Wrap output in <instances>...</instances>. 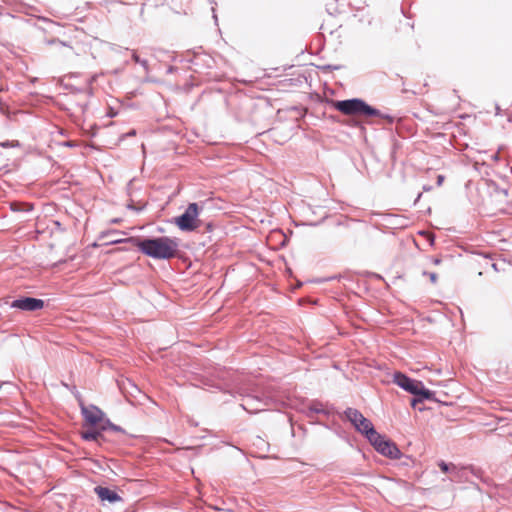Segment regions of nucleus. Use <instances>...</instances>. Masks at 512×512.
Instances as JSON below:
<instances>
[{"mask_svg": "<svg viewBox=\"0 0 512 512\" xmlns=\"http://www.w3.org/2000/svg\"><path fill=\"white\" fill-rule=\"evenodd\" d=\"M129 241L144 255L153 259H171L176 257L179 251L178 239L167 236L145 239L130 238Z\"/></svg>", "mask_w": 512, "mask_h": 512, "instance_id": "1", "label": "nucleus"}, {"mask_svg": "<svg viewBox=\"0 0 512 512\" xmlns=\"http://www.w3.org/2000/svg\"><path fill=\"white\" fill-rule=\"evenodd\" d=\"M331 104L334 109L347 116L376 117L388 123H392L394 120L392 116L382 113L380 110L369 106L365 101L358 98L332 101Z\"/></svg>", "mask_w": 512, "mask_h": 512, "instance_id": "2", "label": "nucleus"}, {"mask_svg": "<svg viewBox=\"0 0 512 512\" xmlns=\"http://www.w3.org/2000/svg\"><path fill=\"white\" fill-rule=\"evenodd\" d=\"M393 380L398 386L415 396H421L425 399H431L433 397V392L426 389L422 382L410 379L401 372H396Z\"/></svg>", "mask_w": 512, "mask_h": 512, "instance_id": "3", "label": "nucleus"}, {"mask_svg": "<svg viewBox=\"0 0 512 512\" xmlns=\"http://www.w3.org/2000/svg\"><path fill=\"white\" fill-rule=\"evenodd\" d=\"M367 6V0H327L325 7L332 16L345 14L350 10H362Z\"/></svg>", "mask_w": 512, "mask_h": 512, "instance_id": "4", "label": "nucleus"}, {"mask_svg": "<svg viewBox=\"0 0 512 512\" xmlns=\"http://www.w3.org/2000/svg\"><path fill=\"white\" fill-rule=\"evenodd\" d=\"M198 215V205L196 203H190L182 215L174 218V223L182 231H193L200 225Z\"/></svg>", "mask_w": 512, "mask_h": 512, "instance_id": "5", "label": "nucleus"}, {"mask_svg": "<svg viewBox=\"0 0 512 512\" xmlns=\"http://www.w3.org/2000/svg\"><path fill=\"white\" fill-rule=\"evenodd\" d=\"M82 414L85 419V423L90 427H97L100 430H106L108 427L116 429L109 420L105 419L104 413L96 406L83 407Z\"/></svg>", "mask_w": 512, "mask_h": 512, "instance_id": "6", "label": "nucleus"}, {"mask_svg": "<svg viewBox=\"0 0 512 512\" xmlns=\"http://www.w3.org/2000/svg\"><path fill=\"white\" fill-rule=\"evenodd\" d=\"M345 416L353 424L357 431L365 434L367 439L372 435V433L376 432L371 421L365 418L363 414L358 410L348 408L345 411Z\"/></svg>", "mask_w": 512, "mask_h": 512, "instance_id": "7", "label": "nucleus"}, {"mask_svg": "<svg viewBox=\"0 0 512 512\" xmlns=\"http://www.w3.org/2000/svg\"><path fill=\"white\" fill-rule=\"evenodd\" d=\"M368 440L382 455L394 459L399 457L400 451L397 446L393 442L385 439V437L380 435L377 431L372 433Z\"/></svg>", "mask_w": 512, "mask_h": 512, "instance_id": "8", "label": "nucleus"}, {"mask_svg": "<svg viewBox=\"0 0 512 512\" xmlns=\"http://www.w3.org/2000/svg\"><path fill=\"white\" fill-rule=\"evenodd\" d=\"M11 307L24 311H36L44 307V301L41 299L25 297L14 300L11 304Z\"/></svg>", "mask_w": 512, "mask_h": 512, "instance_id": "9", "label": "nucleus"}, {"mask_svg": "<svg viewBox=\"0 0 512 512\" xmlns=\"http://www.w3.org/2000/svg\"><path fill=\"white\" fill-rule=\"evenodd\" d=\"M95 492L101 500H107L110 503L121 501L122 498L113 490L98 486L95 488Z\"/></svg>", "mask_w": 512, "mask_h": 512, "instance_id": "10", "label": "nucleus"}, {"mask_svg": "<svg viewBox=\"0 0 512 512\" xmlns=\"http://www.w3.org/2000/svg\"><path fill=\"white\" fill-rule=\"evenodd\" d=\"M81 435L85 440L98 441L101 437V430L97 427H91V429L81 432Z\"/></svg>", "mask_w": 512, "mask_h": 512, "instance_id": "11", "label": "nucleus"}, {"mask_svg": "<svg viewBox=\"0 0 512 512\" xmlns=\"http://www.w3.org/2000/svg\"><path fill=\"white\" fill-rule=\"evenodd\" d=\"M438 466L443 473H448V472L454 471L456 469V466L453 463H446L444 461H440L438 463Z\"/></svg>", "mask_w": 512, "mask_h": 512, "instance_id": "12", "label": "nucleus"}, {"mask_svg": "<svg viewBox=\"0 0 512 512\" xmlns=\"http://www.w3.org/2000/svg\"><path fill=\"white\" fill-rule=\"evenodd\" d=\"M432 283L437 282V274L436 273H426Z\"/></svg>", "mask_w": 512, "mask_h": 512, "instance_id": "13", "label": "nucleus"}, {"mask_svg": "<svg viewBox=\"0 0 512 512\" xmlns=\"http://www.w3.org/2000/svg\"><path fill=\"white\" fill-rule=\"evenodd\" d=\"M424 398H422L421 396H418V398H414L412 401H411V406L412 407H416V405L421 402Z\"/></svg>", "mask_w": 512, "mask_h": 512, "instance_id": "14", "label": "nucleus"}, {"mask_svg": "<svg viewBox=\"0 0 512 512\" xmlns=\"http://www.w3.org/2000/svg\"><path fill=\"white\" fill-rule=\"evenodd\" d=\"M444 180H445L444 175H438L437 176V186H441L443 184Z\"/></svg>", "mask_w": 512, "mask_h": 512, "instance_id": "15", "label": "nucleus"}, {"mask_svg": "<svg viewBox=\"0 0 512 512\" xmlns=\"http://www.w3.org/2000/svg\"><path fill=\"white\" fill-rule=\"evenodd\" d=\"M434 263H435V264H439V263H440V260H439V259H435V260H434Z\"/></svg>", "mask_w": 512, "mask_h": 512, "instance_id": "16", "label": "nucleus"}]
</instances>
